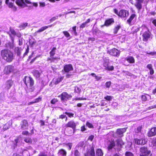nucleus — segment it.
I'll list each match as a JSON object with an SVG mask.
<instances>
[{"instance_id":"f257e3e1","label":"nucleus","mask_w":156,"mask_h":156,"mask_svg":"<svg viewBox=\"0 0 156 156\" xmlns=\"http://www.w3.org/2000/svg\"><path fill=\"white\" fill-rule=\"evenodd\" d=\"M1 55L2 58L8 62H10L14 58L13 54L10 51L3 50L1 51Z\"/></svg>"},{"instance_id":"f03ea898","label":"nucleus","mask_w":156,"mask_h":156,"mask_svg":"<svg viewBox=\"0 0 156 156\" xmlns=\"http://www.w3.org/2000/svg\"><path fill=\"white\" fill-rule=\"evenodd\" d=\"M141 28L145 31L142 35L143 40L144 41H147L150 37V34L147 28L144 25H142Z\"/></svg>"},{"instance_id":"7ed1b4c3","label":"nucleus","mask_w":156,"mask_h":156,"mask_svg":"<svg viewBox=\"0 0 156 156\" xmlns=\"http://www.w3.org/2000/svg\"><path fill=\"white\" fill-rule=\"evenodd\" d=\"M140 156H151V151L148 150L147 147H142L140 148Z\"/></svg>"},{"instance_id":"20e7f679","label":"nucleus","mask_w":156,"mask_h":156,"mask_svg":"<svg viewBox=\"0 0 156 156\" xmlns=\"http://www.w3.org/2000/svg\"><path fill=\"white\" fill-rule=\"evenodd\" d=\"M23 81L27 87H30L34 85V80L30 77L26 76Z\"/></svg>"},{"instance_id":"39448f33","label":"nucleus","mask_w":156,"mask_h":156,"mask_svg":"<svg viewBox=\"0 0 156 156\" xmlns=\"http://www.w3.org/2000/svg\"><path fill=\"white\" fill-rule=\"evenodd\" d=\"M15 0H5V4L8 6L12 9V10L15 11L16 10V7L14 5Z\"/></svg>"},{"instance_id":"423d86ee","label":"nucleus","mask_w":156,"mask_h":156,"mask_svg":"<svg viewBox=\"0 0 156 156\" xmlns=\"http://www.w3.org/2000/svg\"><path fill=\"white\" fill-rule=\"evenodd\" d=\"M60 97L61 100L62 101H66L72 98V96L70 94H68L66 92H63L60 95L58 96Z\"/></svg>"},{"instance_id":"0eeeda50","label":"nucleus","mask_w":156,"mask_h":156,"mask_svg":"<svg viewBox=\"0 0 156 156\" xmlns=\"http://www.w3.org/2000/svg\"><path fill=\"white\" fill-rule=\"evenodd\" d=\"M78 124V122H75L73 120H71L65 126L67 127L72 128L74 131H76V126Z\"/></svg>"},{"instance_id":"6e6552de","label":"nucleus","mask_w":156,"mask_h":156,"mask_svg":"<svg viewBox=\"0 0 156 156\" xmlns=\"http://www.w3.org/2000/svg\"><path fill=\"white\" fill-rule=\"evenodd\" d=\"M135 143L137 145H144L147 142V140L145 138L138 139L135 138L134 139Z\"/></svg>"},{"instance_id":"1a4fd4ad","label":"nucleus","mask_w":156,"mask_h":156,"mask_svg":"<svg viewBox=\"0 0 156 156\" xmlns=\"http://www.w3.org/2000/svg\"><path fill=\"white\" fill-rule=\"evenodd\" d=\"M108 53L111 55L114 56H119L120 52L117 49L114 48L108 51Z\"/></svg>"},{"instance_id":"9d476101","label":"nucleus","mask_w":156,"mask_h":156,"mask_svg":"<svg viewBox=\"0 0 156 156\" xmlns=\"http://www.w3.org/2000/svg\"><path fill=\"white\" fill-rule=\"evenodd\" d=\"M136 3L134 4L135 6L136 7L139 11H140L142 8V3L143 0H135Z\"/></svg>"},{"instance_id":"9b49d317","label":"nucleus","mask_w":156,"mask_h":156,"mask_svg":"<svg viewBox=\"0 0 156 156\" xmlns=\"http://www.w3.org/2000/svg\"><path fill=\"white\" fill-rule=\"evenodd\" d=\"M85 156H95L94 149L93 147H92L85 154Z\"/></svg>"},{"instance_id":"f8f14e48","label":"nucleus","mask_w":156,"mask_h":156,"mask_svg":"<svg viewBox=\"0 0 156 156\" xmlns=\"http://www.w3.org/2000/svg\"><path fill=\"white\" fill-rule=\"evenodd\" d=\"M129 14L128 12L125 10H121L119 12V16L122 18H124L127 16Z\"/></svg>"},{"instance_id":"ddd939ff","label":"nucleus","mask_w":156,"mask_h":156,"mask_svg":"<svg viewBox=\"0 0 156 156\" xmlns=\"http://www.w3.org/2000/svg\"><path fill=\"white\" fill-rule=\"evenodd\" d=\"M114 23V20L113 18H110L106 20L104 24L101 26L102 27L104 26L108 27L110 26Z\"/></svg>"},{"instance_id":"4468645a","label":"nucleus","mask_w":156,"mask_h":156,"mask_svg":"<svg viewBox=\"0 0 156 156\" xmlns=\"http://www.w3.org/2000/svg\"><path fill=\"white\" fill-rule=\"evenodd\" d=\"M156 135V127L152 128L148 132L147 136L149 137H151Z\"/></svg>"},{"instance_id":"2eb2a0df","label":"nucleus","mask_w":156,"mask_h":156,"mask_svg":"<svg viewBox=\"0 0 156 156\" xmlns=\"http://www.w3.org/2000/svg\"><path fill=\"white\" fill-rule=\"evenodd\" d=\"M21 127L22 129H27L28 126V123L27 120H23L21 124Z\"/></svg>"},{"instance_id":"dca6fc26","label":"nucleus","mask_w":156,"mask_h":156,"mask_svg":"<svg viewBox=\"0 0 156 156\" xmlns=\"http://www.w3.org/2000/svg\"><path fill=\"white\" fill-rule=\"evenodd\" d=\"M126 131L125 128L122 129H119L117 130V133L119 135V136L121 137L123 136V134Z\"/></svg>"},{"instance_id":"f3484780","label":"nucleus","mask_w":156,"mask_h":156,"mask_svg":"<svg viewBox=\"0 0 156 156\" xmlns=\"http://www.w3.org/2000/svg\"><path fill=\"white\" fill-rule=\"evenodd\" d=\"M16 3L18 6L23 8L26 6L23 0H16Z\"/></svg>"},{"instance_id":"a211bd4d","label":"nucleus","mask_w":156,"mask_h":156,"mask_svg":"<svg viewBox=\"0 0 156 156\" xmlns=\"http://www.w3.org/2000/svg\"><path fill=\"white\" fill-rule=\"evenodd\" d=\"M136 16L135 13L131 14L129 18L127 20V22L130 25L132 21L135 18H136Z\"/></svg>"},{"instance_id":"6ab92c4d","label":"nucleus","mask_w":156,"mask_h":156,"mask_svg":"<svg viewBox=\"0 0 156 156\" xmlns=\"http://www.w3.org/2000/svg\"><path fill=\"white\" fill-rule=\"evenodd\" d=\"M66 151L65 150L61 149L58 151V154L59 156H66Z\"/></svg>"},{"instance_id":"aec40b11","label":"nucleus","mask_w":156,"mask_h":156,"mask_svg":"<svg viewBox=\"0 0 156 156\" xmlns=\"http://www.w3.org/2000/svg\"><path fill=\"white\" fill-rule=\"evenodd\" d=\"M126 59L129 63H133L135 62V60L134 58L132 56H129L126 58Z\"/></svg>"},{"instance_id":"412c9836","label":"nucleus","mask_w":156,"mask_h":156,"mask_svg":"<svg viewBox=\"0 0 156 156\" xmlns=\"http://www.w3.org/2000/svg\"><path fill=\"white\" fill-rule=\"evenodd\" d=\"M28 23H21L19 26V28L21 30H23L28 26Z\"/></svg>"},{"instance_id":"4be33fe9","label":"nucleus","mask_w":156,"mask_h":156,"mask_svg":"<svg viewBox=\"0 0 156 156\" xmlns=\"http://www.w3.org/2000/svg\"><path fill=\"white\" fill-rule=\"evenodd\" d=\"M47 29V27L45 26L42 27L40 29L37 30L35 33V35H37V33L42 32Z\"/></svg>"},{"instance_id":"5701e85b","label":"nucleus","mask_w":156,"mask_h":156,"mask_svg":"<svg viewBox=\"0 0 156 156\" xmlns=\"http://www.w3.org/2000/svg\"><path fill=\"white\" fill-rule=\"evenodd\" d=\"M63 77H61L55 79V80H53V82L55 81V84H57L59 83L60 82H61L63 80Z\"/></svg>"},{"instance_id":"b1692460","label":"nucleus","mask_w":156,"mask_h":156,"mask_svg":"<svg viewBox=\"0 0 156 156\" xmlns=\"http://www.w3.org/2000/svg\"><path fill=\"white\" fill-rule=\"evenodd\" d=\"M96 154L97 156H103V154L102 150L98 149L96 151Z\"/></svg>"},{"instance_id":"393cba45","label":"nucleus","mask_w":156,"mask_h":156,"mask_svg":"<svg viewBox=\"0 0 156 156\" xmlns=\"http://www.w3.org/2000/svg\"><path fill=\"white\" fill-rule=\"evenodd\" d=\"M56 48L55 47H53L50 52V56L52 57L55 54V52Z\"/></svg>"},{"instance_id":"a878e982","label":"nucleus","mask_w":156,"mask_h":156,"mask_svg":"<svg viewBox=\"0 0 156 156\" xmlns=\"http://www.w3.org/2000/svg\"><path fill=\"white\" fill-rule=\"evenodd\" d=\"M33 73L34 76L37 78L39 77L40 76V73L37 70H34Z\"/></svg>"},{"instance_id":"bb28decb","label":"nucleus","mask_w":156,"mask_h":156,"mask_svg":"<svg viewBox=\"0 0 156 156\" xmlns=\"http://www.w3.org/2000/svg\"><path fill=\"white\" fill-rule=\"evenodd\" d=\"M6 87L7 88H9L12 85V82L11 80H8L6 82Z\"/></svg>"},{"instance_id":"cd10ccee","label":"nucleus","mask_w":156,"mask_h":156,"mask_svg":"<svg viewBox=\"0 0 156 156\" xmlns=\"http://www.w3.org/2000/svg\"><path fill=\"white\" fill-rule=\"evenodd\" d=\"M12 125V123L11 122L10 123H6L5 125H4V127H3V129L4 130H5L8 129L10 126Z\"/></svg>"},{"instance_id":"c85d7f7f","label":"nucleus","mask_w":156,"mask_h":156,"mask_svg":"<svg viewBox=\"0 0 156 156\" xmlns=\"http://www.w3.org/2000/svg\"><path fill=\"white\" fill-rule=\"evenodd\" d=\"M103 65L105 67V68H113V66L111 68L109 67L108 60H106V61L105 62Z\"/></svg>"},{"instance_id":"c756f323","label":"nucleus","mask_w":156,"mask_h":156,"mask_svg":"<svg viewBox=\"0 0 156 156\" xmlns=\"http://www.w3.org/2000/svg\"><path fill=\"white\" fill-rule=\"evenodd\" d=\"M63 33L64 34V35L67 38H69L68 40L70 39L71 37L69 33L67 31H63Z\"/></svg>"},{"instance_id":"7c9ffc66","label":"nucleus","mask_w":156,"mask_h":156,"mask_svg":"<svg viewBox=\"0 0 156 156\" xmlns=\"http://www.w3.org/2000/svg\"><path fill=\"white\" fill-rule=\"evenodd\" d=\"M121 28V26L120 25H117L115 27V28L114 29V33L115 34H116L117 33L118 31Z\"/></svg>"},{"instance_id":"2f4dec72","label":"nucleus","mask_w":156,"mask_h":156,"mask_svg":"<svg viewBox=\"0 0 156 156\" xmlns=\"http://www.w3.org/2000/svg\"><path fill=\"white\" fill-rule=\"evenodd\" d=\"M21 51V48L19 47H16L15 48V51L17 53L18 55L20 56V55Z\"/></svg>"},{"instance_id":"473e14b6","label":"nucleus","mask_w":156,"mask_h":156,"mask_svg":"<svg viewBox=\"0 0 156 156\" xmlns=\"http://www.w3.org/2000/svg\"><path fill=\"white\" fill-rule=\"evenodd\" d=\"M115 146V143L114 142H112L108 146V149L109 150H111Z\"/></svg>"},{"instance_id":"72a5a7b5","label":"nucleus","mask_w":156,"mask_h":156,"mask_svg":"<svg viewBox=\"0 0 156 156\" xmlns=\"http://www.w3.org/2000/svg\"><path fill=\"white\" fill-rule=\"evenodd\" d=\"M90 75L94 77L95 78L96 80H98L101 79V76H97L96 74L94 73H91L90 74Z\"/></svg>"},{"instance_id":"f704fd0d","label":"nucleus","mask_w":156,"mask_h":156,"mask_svg":"<svg viewBox=\"0 0 156 156\" xmlns=\"http://www.w3.org/2000/svg\"><path fill=\"white\" fill-rule=\"evenodd\" d=\"M117 144L119 146H120L121 147L122 145L124 144V143L123 142L122 140L121 139H118L117 140Z\"/></svg>"},{"instance_id":"c9c22d12","label":"nucleus","mask_w":156,"mask_h":156,"mask_svg":"<svg viewBox=\"0 0 156 156\" xmlns=\"http://www.w3.org/2000/svg\"><path fill=\"white\" fill-rule=\"evenodd\" d=\"M24 140L27 143H31L32 142L31 139L29 137L26 138Z\"/></svg>"},{"instance_id":"e433bc0d","label":"nucleus","mask_w":156,"mask_h":156,"mask_svg":"<svg viewBox=\"0 0 156 156\" xmlns=\"http://www.w3.org/2000/svg\"><path fill=\"white\" fill-rule=\"evenodd\" d=\"M86 125L88 127L90 128H93L94 127L92 124L88 122H87Z\"/></svg>"},{"instance_id":"4c0bfd02","label":"nucleus","mask_w":156,"mask_h":156,"mask_svg":"<svg viewBox=\"0 0 156 156\" xmlns=\"http://www.w3.org/2000/svg\"><path fill=\"white\" fill-rule=\"evenodd\" d=\"M112 97L110 96H107L104 98L108 101H111L112 99Z\"/></svg>"},{"instance_id":"58836bf2","label":"nucleus","mask_w":156,"mask_h":156,"mask_svg":"<svg viewBox=\"0 0 156 156\" xmlns=\"http://www.w3.org/2000/svg\"><path fill=\"white\" fill-rule=\"evenodd\" d=\"M10 31L11 34L13 35H16V33L15 31L13 29L10 28Z\"/></svg>"},{"instance_id":"ea45409f","label":"nucleus","mask_w":156,"mask_h":156,"mask_svg":"<svg viewBox=\"0 0 156 156\" xmlns=\"http://www.w3.org/2000/svg\"><path fill=\"white\" fill-rule=\"evenodd\" d=\"M81 89L80 88H79L77 87H75V92L77 93H79Z\"/></svg>"},{"instance_id":"a19ab883","label":"nucleus","mask_w":156,"mask_h":156,"mask_svg":"<svg viewBox=\"0 0 156 156\" xmlns=\"http://www.w3.org/2000/svg\"><path fill=\"white\" fill-rule=\"evenodd\" d=\"M65 114L68 115V116L70 118L73 117L74 116V114L72 113L66 112H65Z\"/></svg>"},{"instance_id":"79ce46f5","label":"nucleus","mask_w":156,"mask_h":156,"mask_svg":"<svg viewBox=\"0 0 156 156\" xmlns=\"http://www.w3.org/2000/svg\"><path fill=\"white\" fill-rule=\"evenodd\" d=\"M64 68H73L72 66L70 64L66 65L64 66Z\"/></svg>"},{"instance_id":"37998d69","label":"nucleus","mask_w":156,"mask_h":156,"mask_svg":"<svg viewBox=\"0 0 156 156\" xmlns=\"http://www.w3.org/2000/svg\"><path fill=\"white\" fill-rule=\"evenodd\" d=\"M142 127L141 126H139L137 127L135 130V132L136 133H138L141 131V129Z\"/></svg>"},{"instance_id":"c03bdc74","label":"nucleus","mask_w":156,"mask_h":156,"mask_svg":"<svg viewBox=\"0 0 156 156\" xmlns=\"http://www.w3.org/2000/svg\"><path fill=\"white\" fill-rule=\"evenodd\" d=\"M41 100V98H37L35 100V101L34 102H30L29 103V105H30L32 104H33V103H36V102H39Z\"/></svg>"},{"instance_id":"a18cd8bd","label":"nucleus","mask_w":156,"mask_h":156,"mask_svg":"<svg viewBox=\"0 0 156 156\" xmlns=\"http://www.w3.org/2000/svg\"><path fill=\"white\" fill-rule=\"evenodd\" d=\"M125 155L126 156H133L132 153L130 152H126Z\"/></svg>"},{"instance_id":"49530a36","label":"nucleus","mask_w":156,"mask_h":156,"mask_svg":"<svg viewBox=\"0 0 156 156\" xmlns=\"http://www.w3.org/2000/svg\"><path fill=\"white\" fill-rule=\"evenodd\" d=\"M58 101V100L56 98H54L53 99H52L51 101V104H54L55 103H56V102H57Z\"/></svg>"},{"instance_id":"de8ad7c7","label":"nucleus","mask_w":156,"mask_h":156,"mask_svg":"<svg viewBox=\"0 0 156 156\" xmlns=\"http://www.w3.org/2000/svg\"><path fill=\"white\" fill-rule=\"evenodd\" d=\"M10 69H4V72L5 73H6V74H9L10 73V71L9 70Z\"/></svg>"},{"instance_id":"09e8293b","label":"nucleus","mask_w":156,"mask_h":156,"mask_svg":"<svg viewBox=\"0 0 156 156\" xmlns=\"http://www.w3.org/2000/svg\"><path fill=\"white\" fill-rule=\"evenodd\" d=\"M75 156H80V153L77 150H76L74 152Z\"/></svg>"},{"instance_id":"8fccbe9b","label":"nucleus","mask_w":156,"mask_h":156,"mask_svg":"<svg viewBox=\"0 0 156 156\" xmlns=\"http://www.w3.org/2000/svg\"><path fill=\"white\" fill-rule=\"evenodd\" d=\"M58 16H57L55 17H53L50 20V21L51 22H52L53 21H54L55 20L58 19Z\"/></svg>"},{"instance_id":"3c124183","label":"nucleus","mask_w":156,"mask_h":156,"mask_svg":"<svg viewBox=\"0 0 156 156\" xmlns=\"http://www.w3.org/2000/svg\"><path fill=\"white\" fill-rule=\"evenodd\" d=\"M73 34L75 35H76L77 34V33L76 32V27L74 26L73 27Z\"/></svg>"},{"instance_id":"603ef678","label":"nucleus","mask_w":156,"mask_h":156,"mask_svg":"<svg viewBox=\"0 0 156 156\" xmlns=\"http://www.w3.org/2000/svg\"><path fill=\"white\" fill-rule=\"evenodd\" d=\"M141 98L143 101H146L147 99L146 96L144 95L141 96Z\"/></svg>"},{"instance_id":"864d4df0","label":"nucleus","mask_w":156,"mask_h":156,"mask_svg":"<svg viewBox=\"0 0 156 156\" xmlns=\"http://www.w3.org/2000/svg\"><path fill=\"white\" fill-rule=\"evenodd\" d=\"M111 84V82H107L105 83V86L107 88H109Z\"/></svg>"},{"instance_id":"5fc2aeb1","label":"nucleus","mask_w":156,"mask_h":156,"mask_svg":"<svg viewBox=\"0 0 156 156\" xmlns=\"http://www.w3.org/2000/svg\"><path fill=\"white\" fill-rule=\"evenodd\" d=\"M112 105L114 108H116L118 105V104L116 102H114L112 103Z\"/></svg>"},{"instance_id":"6e6d98bb","label":"nucleus","mask_w":156,"mask_h":156,"mask_svg":"<svg viewBox=\"0 0 156 156\" xmlns=\"http://www.w3.org/2000/svg\"><path fill=\"white\" fill-rule=\"evenodd\" d=\"M73 69H63V70H62V71L63 72L64 71L65 72L68 73L69 71L72 70Z\"/></svg>"},{"instance_id":"4d7b16f0","label":"nucleus","mask_w":156,"mask_h":156,"mask_svg":"<svg viewBox=\"0 0 156 156\" xmlns=\"http://www.w3.org/2000/svg\"><path fill=\"white\" fill-rule=\"evenodd\" d=\"M146 53L147 54H150L152 56L156 54V52H146Z\"/></svg>"},{"instance_id":"13d9d810","label":"nucleus","mask_w":156,"mask_h":156,"mask_svg":"<svg viewBox=\"0 0 156 156\" xmlns=\"http://www.w3.org/2000/svg\"><path fill=\"white\" fill-rule=\"evenodd\" d=\"M101 106H104L106 105L107 104L104 101L102 100L101 102Z\"/></svg>"},{"instance_id":"bf43d9fd","label":"nucleus","mask_w":156,"mask_h":156,"mask_svg":"<svg viewBox=\"0 0 156 156\" xmlns=\"http://www.w3.org/2000/svg\"><path fill=\"white\" fill-rule=\"evenodd\" d=\"M29 51V47L28 46L26 50V52H25V53L24 54V56L25 55H27Z\"/></svg>"},{"instance_id":"052dcab7","label":"nucleus","mask_w":156,"mask_h":156,"mask_svg":"<svg viewBox=\"0 0 156 156\" xmlns=\"http://www.w3.org/2000/svg\"><path fill=\"white\" fill-rule=\"evenodd\" d=\"M86 25V23H84L81 24V25L80 26V28H83L85 27Z\"/></svg>"},{"instance_id":"680f3d73","label":"nucleus","mask_w":156,"mask_h":156,"mask_svg":"<svg viewBox=\"0 0 156 156\" xmlns=\"http://www.w3.org/2000/svg\"><path fill=\"white\" fill-rule=\"evenodd\" d=\"M29 134V133L27 131H23L22 134L23 135H27Z\"/></svg>"},{"instance_id":"e2e57ef3","label":"nucleus","mask_w":156,"mask_h":156,"mask_svg":"<svg viewBox=\"0 0 156 156\" xmlns=\"http://www.w3.org/2000/svg\"><path fill=\"white\" fill-rule=\"evenodd\" d=\"M65 117H66V120L67 119V117L66 116V115H60L59 116V118H61L62 119H63Z\"/></svg>"},{"instance_id":"0e129e2a","label":"nucleus","mask_w":156,"mask_h":156,"mask_svg":"<svg viewBox=\"0 0 156 156\" xmlns=\"http://www.w3.org/2000/svg\"><path fill=\"white\" fill-rule=\"evenodd\" d=\"M38 156H48L47 154H45L44 153H42L38 155Z\"/></svg>"},{"instance_id":"69168bd1","label":"nucleus","mask_w":156,"mask_h":156,"mask_svg":"<svg viewBox=\"0 0 156 156\" xmlns=\"http://www.w3.org/2000/svg\"><path fill=\"white\" fill-rule=\"evenodd\" d=\"M94 138V136L93 135H91L88 138V140H90L91 141H92L93 139Z\"/></svg>"},{"instance_id":"338daca9","label":"nucleus","mask_w":156,"mask_h":156,"mask_svg":"<svg viewBox=\"0 0 156 156\" xmlns=\"http://www.w3.org/2000/svg\"><path fill=\"white\" fill-rule=\"evenodd\" d=\"M40 5L41 7H44L45 5V3L44 2H41L40 3Z\"/></svg>"},{"instance_id":"774afa93","label":"nucleus","mask_w":156,"mask_h":156,"mask_svg":"<svg viewBox=\"0 0 156 156\" xmlns=\"http://www.w3.org/2000/svg\"><path fill=\"white\" fill-rule=\"evenodd\" d=\"M156 108V105H155L151 106H150L148 108L149 109H152Z\"/></svg>"}]
</instances>
